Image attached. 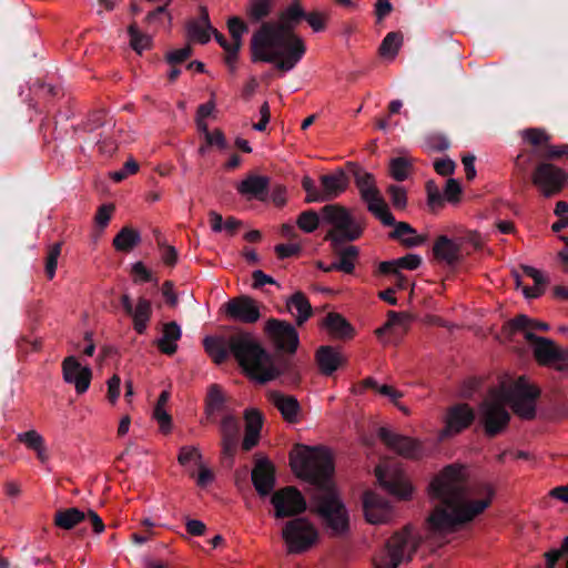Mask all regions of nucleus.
<instances>
[{
  "instance_id": "f8f14e48",
  "label": "nucleus",
  "mask_w": 568,
  "mask_h": 568,
  "mask_svg": "<svg viewBox=\"0 0 568 568\" xmlns=\"http://www.w3.org/2000/svg\"><path fill=\"white\" fill-rule=\"evenodd\" d=\"M271 503L274 506L276 518H286L297 516L306 510V500L302 493L287 486L278 489L272 495Z\"/></svg>"
},
{
  "instance_id": "4d7b16f0",
  "label": "nucleus",
  "mask_w": 568,
  "mask_h": 568,
  "mask_svg": "<svg viewBox=\"0 0 568 568\" xmlns=\"http://www.w3.org/2000/svg\"><path fill=\"white\" fill-rule=\"evenodd\" d=\"M462 186L455 179H448L444 190L445 199L450 203H457L460 200Z\"/></svg>"
},
{
  "instance_id": "864d4df0",
  "label": "nucleus",
  "mask_w": 568,
  "mask_h": 568,
  "mask_svg": "<svg viewBox=\"0 0 568 568\" xmlns=\"http://www.w3.org/2000/svg\"><path fill=\"white\" fill-rule=\"evenodd\" d=\"M426 144L434 151H445L449 148V140L439 132H433L426 135Z\"/></svg>"
},
{
  "instance_id": "ea45409f",
  "label": "nucleus",
  "mask_w": 568,
  "mask_h": 568,
  "mask_svg": "<svg viewBox=\"0 0 568 568\" xmlns=\"http://www.w3.org/2000/svg\"><path fill=\"white\" fill-rule=\"evenodd\" d=\"M324 223L322 216V210L317 213L314 210H306L300 213L296 220V224L300 230L305 233H313L320 225V223Z\"/></svg>"
},
{
  "instance_id": "4be33fe9",
  "label": "nucleus",
  "mask_w": 568,
  "mask_h": 568,
  "mask_svg": "<svg viewBox=\"0 0 568 568\" xmlns=\"http://www.w3.org/2000/svg\"><path fill=\"white\" fill-rule=\"evenodd\" d=\"M252 481L260 496L270 495L275 485V468L268 459L256 460L252 470Z\"/></svg>"
},
{
  "instance_id": "c03bdc74",
  "label": "nucleus",
  "mask_w": 568,
  "mask_h": 568,
  "mask_svg": "<svg viewBox=\"0 0 568 568\" xmlns=\"http://www.w3.org/2000/svg\"><path fill=\"white\" fill-rule=\"evenodd\" d=\"M271 12V0H250L247 16L253 21H261Z\"/></svg>"
},
{
  "instance_id": "5fc2aeb1",
  "label": "nucleus",
  "mask_w": 568,
  "mask_h": 568,
  "mask_svg": "<svg viewBox=\"0 0 568 568\" xmlns=\"http://www.w3.org/2000/svg\"><path fill=\"white\" fill-rule=\"evenodd\" d=\"M535 282V287L530 286H523V293L526 298H536L539 297L544 293V286L546 285L547 281L541 274V272H537V275L532 277Z\"/></svg>"
},
{
  "instance_id": "37998d69",
  "label": "nucleus",
  "mask_w": 568,
  "mask_h": 568,
  "mask_svg": "<svg viewBox=\"0 0 568 568\" xmlns=\"http://www.w3.org/2000/svg\"><path fill=\"white\" fill-rule=\"evenodd\" d=\"M410 168L412 163L408 159L397 156L389 162V174L394 180L402 182L408 178Z\"/></svg>"
},
{
  "instance_id": "f3484780",
  "label": "nucleus",
  "mask_w": 568,
  "mask_h": 568,
  "mask_svg": "<svg viewBox=\"0 0 568 568\" xmlns=\"http://www.w3.org/2000/svg\"><path fill=\"white\" fill-rule=\"evenodd\" d=\"M379 439L396 454L410 459H418L423 455V447L417 440L395 434L386 427L378 429Z\"/></svg>"
},
{
  "instance_id": "9d476101",
  "label": "nucleus",
  "mask_w": 568,
  "mask_h": 568,
  "mask_svg": "<svg viewBox=\"0 0 568 568\" xmlns=\"http://www.w3.org/2000/svg\"><path fill=\"white\" fill-rule=\"evenodd\" d=\"M531 181L542 196L552 197L568 183V173L551 163L541 162L536 166Z\"/></svg>"
},
{
  "instance_id": "79ce46f5",
  "label": "nucleus",
  "mask_w": 568,
  "mask_h": 568,
  "mask_svg": "<svg viewBox=\"0 0 568 568\" xmlns=\"http://www.w3.org/2000/svg\"><path fill=\"white\" fill-rule=\"evenodd\" d=\"M403 42V34L400 32H389L386 34V37L383 39L381 45H379V54L383 57H392L394 58L399 47Z\"/></svg>"
},
{
  "instance_id": "2eb2a0df",
  "label": "nucleus",
  "mask_w": 568,
  "mask_h": 568,
  "mask_svg": "<svg viewBox=\"0 0 568 568\" xmlns=\"http://www.w3.org/2000/svg\"><path fill=\"white\" fill-rule=\"evenodd\" d=\"M213 119V94L203 104L197 106L194 123L196 136L200 141L197 148L199 158H204L213 148V132L210 130V122Z\"/></svg>"
},
{
  "instance_id": "a19ab883",
  "label": "nucleus",
  "mask_w": 568,
  "mask_h": 568,
  "mask_svg": "<svg viewBox=\"0 0 568 568\" xmlns=\"http://www.w3.org/2000/svg\"><path fill=\"white\" fill-rule=\"evenodd\" d=\"M243 226V221L234 216L223 219L221 214L215 213V232H224L227 237H233L239 234Z\"/></svg>"
},
{
  "instance_id": "052dcab7",
  "label": "nucleus",
  "mask_w": 568,
  "mask_h": 568,
  "mask_svg": "<svg viewBox=\"0 0 568 568\" xmlns=\"http://www.w3.org/2000/svg\"><path fill=\"white\" fill-rule=\"evenodd\" d=\"M398 270L399 268H406V270H416L422 264V257L417 254H407L403 257H399L396 260Z\"/></svg>"
},
{
  "instance_id": "473e14b6",
  "label": "nucleus",
  "mask_w": 568,
  "mask_h": 568,
  "mask_svg": "<svg viewBox=\"0 0 568 568\" xmlns=\"http://www.w3.org/2000/svg\"><path fill=\"white\" fill-rule=\"evenodd\" d=\"M505 328L509 331V334L521 333L527 341L529 333H535V331L546 332L549 329V325L545 322L532 320L525 314H520L510 320Z\"/></svg>"
},
{
  "instance_id": "c9c22d12",
  "label": "nucleus",
  "mask_w": 568,
  "mask_h": 568,
  "mask_svg": "<svg viewBox=\"0 0 568 568\" xmlns=\"http://www.w3.org/2000/svg\"><path fill=\"white\" fill-rule=\"evenodd\" d=\"M376 476L379 485L389 494L402 499H407L412 495L410 485L397 477L387 478L381 468L376 469Z\"/></svg>"
},
{
  "instance_id": "c85d7f7f",
  "label": "nucleus",
  "mask_w": 568,
  "mask_h": 568,
  "mask_svg": "<svg viewBox=\"0 0 568 568\" xmlns=\"http://www.w3.org/2000/svg\"><path fill=\"white\" fill-rule=\"evenodd\" d=\"M215 153L217 154L221 169L226 172L237 169L242 163L241 155L233 151L222 131L217 129H215Z\"/></svg>"
},
{
  "instance_id": "c756f323",
  "label": "nucleus",
  "mask_w": 568,
  "mask_h": 568,
  "mask_svg": "<svg viewBox=\"0 0 568 568\" xmlns=\"http://www.w3.org/2000/svg\"><path fill=\"white\" fill-rule=\"evenodd\" d=\"M323 326L336 339L347 341L355 335L353 325L342 314L336 312H331L324 317Z\"/></svg>"
},
{
  "instance_id": "2f4dec72",
  "label": "nucleus",
  "mask_w": 568,
  "mask_h": 568,
  "mask_svg": "<svg viewBox=\"0 0 568 568\" xmlns=\"http://www.w3.org/2000/svg\"><path fill=\"white\" fill-rule=\"evenodd\" d=\"M316 362L321 373L331 376L342 365L343 358L338 351L326 345L316 351Z\"/></svg>"
},
{
  "instance_id": "4c0bfd02",
  "label": "nucleus",
  "mask_w": 568,
  "mask_h": 568,
  "mask_svg": "<svg viewBox=\"0 0 568 568\" xmlns=\"http://www.w3.org/2000/svg\"><path fill=\"white\" fill-rule=\"evenodd\" d=\"M87 518V514L77 507L59 509L54 514L53 523L57 527L71 530Z\"/></svg>"
},
{
  "instance_id": "09e8293b",
  "label": "nucleus",
  "mask_w": 568,
  "mask_h": 568,
  "mask_svg": "<svg viewBox=\"0 0 568 568\" xmlns=\"http://www.w3.org/2000/svg\"><path fill=\"white\" fill-rule=\"evenodd\" d=\"M244 418H245V430H248V432L253 430L255 433H261L264 418H263V414L258 409L251 408V409L245 410Z\"/></svg>"
},
{
  "instance_id": "0eeeda50",
  "label": "nucleus",
  "mask_w": 568,
  "mask_h": 568,
  "mask_svg": "<svg viewBox=\"0 0 568 568\" xmlns=\"http://www.w3.org/2000/svg\"><path fill=\"white\" fill-rule=\"evenodd\" d=\"M347 168L354 176L362 200L367 204V210L383 224L393 223V214L375 184L374 175L353 162H348Z\"/></svg>"
},
{
  "instance_id": "338daca9",
  "label": "nucleus",
  "mask_w": 568,
  "mask_h": 568,
  "mask_svg": "<svg viewBox=\"0 0 568 568\" xmlns=\"http://www.w3.org/2000/svg\"><path fill=\"white\" fill-rule=\"evenodd\" d=\"M393 11V4L388 0H378L375 3L376 21L382 22Z\"/></svg>"
},
{
  "instance_id": "dca6fc26",
  "label": "nucleus",
  "mask_w": 568,
  "mask_h": 568,
  "mask_svg": "<svg viewBox=\"0 0 568 568\" xmlns=\"http://www.w3.org/2000/svg\"><path fill=\"white\" fill-rule=\"evenodd\" d=\"M240 422L233 416H225L221 423L222 452L221 463L225 467H232L234 456L240 443Z\"/></svg>"
},
{
  "instance_id": "49530a36",
  "label": "nucleus",
  "mask_w": 568,
  "mask_h": 568,
  "mask_svg": "<svg viewBox=\"0 0 568 568\" xmlns=\"http://www.w3.org/2000/svg\"><path fill=\"white\" fill-rule=\"evenodd\" d=\"M62 243L58 242L51 245L48 250L45 257V274L49 280H52L55 275L58 258L61 254Z\"/></svg>"
},
{
  "instance_id": "3c124183",
  "label": "nucleus",
  "mask_w": 568,
  "mask_h": 568,
  "mask_svg": "<svg viewBox=\"0 0 568 568\" xmlns=\"http://www.w3.org/2000/svg\"><path fill=\"white\" fill-rule=\"evenodd\" d=\"M193 53V50L190 44H186L185 47L181 49H175L168 51L165 53V61L168 64H181L185 62Z\"/></svg>"
},
{
  "instance_id": "7c9ffc66",
  "label": "nucleus",
  "mask_w": 568,
  "mask_h": 568,
  "mask_svg": "<svg viewBox=\"0 0 568 568\" xmlns=\"http://www.w3.org/2000/svg\"><path fill=\"white\" fill-rule=\"evenodd\" d=\"M433 254L437 261L453 266L460 260V245L446 235H439L434 243Z\"/></svg>"
},
{
  "instance_id": "69168bd1",
  "label": "nucleus",
  "mask_w": 568,
  "mask_h": 568,
  "mask_svg": "<svg viewBox=\"0 0 568 568\" xmlns=\"http://www.w3.org/2000/svg\"><path fill=\"white\" fill-rule=\"evenodd\" d=\"M435 171L443 176H448L454 173L455 162L450 159H439L434 163Z\"/></svg>"
},
{
  "instance_id": "13d9d810",
  "label": "nucleus",
  "mask_w": 568,
  "mask_h": 568,
  "mask_svg": "<svg viewBox=\"0 0 568 568\" xmlns=\"http://www.w3.org/2000/svg\"><path fill=\"white\" fill-rule=\"evenodd\" d=\"M149 24H162L164 20L171 23V16L166 11V6H160L156 9L150 11L145 18Z\"/></svg>"
},
{
  "instance_id": "ddd939ff",
  "label": "nucleus",
  "mask_w": 568,
  "mask_h": 568,
  "mask_svg": "<svg viewBox=\"0 0 568 568\" xmlns=\"http://www.w3.org/2000/svg\"><path fill=\"white\" fill-rule=\"evenodd\" d=\"M229 32L232 37V41L229 42L226 38L215 29V42H217L224 50V61L229 70L233 72L236 68L237 52L241 48L242 34L247 31V26L239 17H232L227 21Z\"/></svg>"
},
{
  "instance_id": "6e6d98bb",
  "label": "nucleus",
  "mask_w": 568,
  "mask_h": 568,
  "mask_svg": "<svg viewBox=\"0 0 568 568\" xmlns=\"http://www.w3.org/2000/svg\"><path fill=\"white\" fill-rule=\"evenodd\" d=\"M129 315L132 316V318L150 320L152 315L151 302L144 297H140L136 306L133 307V313Z\"/></svg>"
},
{
  "instance_id": "603ef678",
  "label": "nucleus",
  "mask_w": 568,
  "mask_h": 568,
  "mask_svg": "<svg viewBox=\"0 0 568 568\" xmlns=\"http://www.w3.org/2000/svg\"><path fill=\"white\" fill-rule=\"evenodd\" d=\"M427 201L432 210L442 207L444 205V196L434 181L426 183Z\"/></svg>"
},
{
  "instance_id": "f704fd0d",
  "label": "nucleus",
  "mask_w": 568,
  "mask_h": 568,
  "mask_svg": "<svg viewBox=\"0 0 568 568\" xmlns=\"http://www.w3.org/2000/svg\"><path fill=\"white\" fill-rule=\"evenodd\" d=\"M181 327L176 322L164 324L162 337L156 342L158 348L165 355H173L178 349L176 341L181 338Z\"/></svg>"
},
{
  "instance_id": "4468645a",
  "label": "nucleus",
  "mask_w": 568,
  "mask_h": 568,
  "mask_svg": "<svg viewBox=\"0 0 568 568\" xmlns=\"http://www.w3.org/2000/svg\"><path fill=\"white\" fill-rule=\"evenodd\" d=\"M265 332L277 349L290 354L296 352L300 339L297 331L291 323L271 318L265 324Z\"/></svg>"
},
{
  "instance_id": "6ab92c4d",
  "label": "nucleus",
  "mask_w": 568,
  "mask_h": 568,
  "mask_svg": "<svg viewBox=\"0 0 568 568\" xmlns=\"http://www.w3.org/2000/svg\"><path fill=\"white\" fill-rule=\"evenodd\" d=\"M363 510L366 520L371 524L385 523L392 515L389 503L371 490L363 495Z\"/></svg>"
},
{
  "instance_id": "774afa93",
  "label": "nucleus",
  "mask_w": 568,
  "mask_h": 568,
  "mask_svg": "<svg viewBox=\"0 0 568 568\" xmlns=\"http://www.w3.org/2000/svg\"><path fill=\"white\" fill-rule=\"evenodd\" d=\"M559 354L558 358H555L550 366L558 372L568 373V348H561Z\"/></svg>"
},
{
  "instance_id": "7ed1b4c3",
  "label": "nucleus",
  "mask_w": 568,
  "mask_h": 568,
  "mask_svg": "<svg viewBox=\"0 0 568 568\" xmlns=\"http://www.w3.org/2000/svg\"><path fill=\"white\" fill-rule=\"evenodd\" d=\"M306 12L296 0L280 14L277 23L264 22L251 39L253 61L275 63L282 72H288L306 52L303 40L294 33Z\"/></svg>"
},
{
  "instance_id": "f03ea898",
  "label": "nucleus",
  "mask_w": 568,
  "mask_h": 568,
  "mask_svg": "<svg viewBox=\"0 0 568 568\" xmlns=\"http://www.w3.org/2000/svg\"><path fill=\"white\" fill-rule=\"evenodd\" d=\"M290 460L297 475L317 489L312 501L316 513L333 535L346 534L349 529L348 514L331 484L334 463L329 452L324 448L296 445L290 454Z\"/></svg>"
},
{
  "instance_id": "39448f33",
  "label": "nucleus",
  "mask_w": 568,
  "mask_h": 568,
  "mask_svg": "<svg viewBox=\"0 0 568 568\" xmlns=\"http://www.w3.org/2000/svg\"><path fill=\"white\" fill-rule=\"evenodd\" d=\"M229 348L250 379L266 384L283 376L287 383L300 382V371L293 362L287 358L275 361L251 334L241 333L231 336Z\"/></svg>"
},
{
  "instance_id": "a211bd4d",
  "label": "nucleus",
  "mask_w": 568,
  "mask_h": 568,
  "mask_svg": "<svg viewBox=\"0 0 568 568\" xmlns=\"http://www.w3.org/2000/svg\"><path fill=\"white\" fill-rule=\"evenodd\" d=\"M63 379L73 384L78 394H83L88 390L92 371L90 367H82L74 356H68L62 362Z\"/></svg>"
},
{
  "instance_id": "0e129e2a",
  "label": "nucleus",
  "mask_w": 568,
  "mask_h": 568,
  "mask_svg": "<svg viewBox=\"0 0 568 568\" xmlns=\"http://www.w3.org/2000/svg\"><path fill=\"white\" fill-rule=\"evenodd\" d=\"M301 252L298 244H277L275 246V253L278 258H287L297 255Z\"/></svg>"
},
{
  "instance_id": "a878e982",
  "label": "nucleus",
  "mask_w": 568,
  "mask_h": 568,
  "mask_svg": "<svg viewBox=\"0 0 568 568\" xmlns=\"http://www.w3.org/2000/svg\"><path fill=\"white\" fill-rule=\"evenodd\" d=\"M267 399L280 410L287 423L295 424L298 422L301 405L294 396L283 394L280 390H271L267 393Z\"/></svg>"
},
{
  "instance_id": "423d86ee",
  "label": "nucleus",
  "mask_w": 568,
  "mask_h": 568,
  "mask_svg": "<svg viewBox=\"0 0 568 568\" xmlns=\"http://www.w3.org/2000/svg\"><path fill=\"white\" fill-rule=\"evenodd\" d=\"M322 216L323 221L332 226L324 239L329 241L333 251L338 253V260L333 262V268L352 274L355 270L354 261L357 258L359 251L354 245L345 248H342V245L359 239L364 227L345 206L337 203L324 205Z\"/></svg>"
},
{
  "instance_id": "b1692460",
  "label": "nucleus",
  "mask_w": 568,
  "mask_h": 568,
  "mask_svg": "<svg viewBox=\"0 0 568 568\" xmlns=\"http://www.w3.org/2000/svg\"><path fill=\"white\" fill-rule=\"evenodd\" d=\"M321 195L325 202L338 197L346 191L349 184V178L344 170L337 169L333 173L323 174L320 178Z\"/></svg>"
},
{
  "instance_id": "aec40b11",
  "label": "nucleus",
  "mask_w": 568,
  "mask_h": 568,
  "mask_svg": "<svg viewBox=\"0 0 568 568\" xmlns=\"http://www.w3.org/2000/svg\"><path fill=\"white\" fill-rule=\"evenodd\" d=\"M224 306L229 316L243 323H255L261 317L256 301L250 296L231 300Z\"/></svg>"
},
{
  "instance_id": "9b49d317",
  "label": "nucleus",
  "mask_w": 568,
  "mask_h": 568,
  "mask_svg": "<svg viewBox=\"0 0 568 568\" xmlns=\"http://www.w3.org/2000/svg\"><path fill=\"white\" fill-rule=\"evenodd\" d=\"M523 139L532 146L531 150H523L515 159L516 170L525 178L532 159H539V152L549 144L551 136L545 129L529 128L523 131Z\"/></svg>"
},
{
  "instance_id": "6e6552de",
  "label": "nucleus",
  "mask_w": 568,
  "mask_h": 568,
  "mask_svg": "<svg viewBox=\"0 0 568 568\" xmlns=\"http://www.w3.org/2000/svg\"><path fill=\"white\" fill-rule=\"evenodd\" d=\"M418 542L412 529L405 527L402 531L395 532L386 542L381 557L375 561L376 568H397L404 560H410L416 552Z\"/></svg>"
},
{
  "instance_id": "412c9836",
  "label": "nucleus",
  "mask_w": 568,
  "mask_h": 568,
  "mask_svg": "<svg viewBox=\"0 0 568 568\" xmlns=\"http://www.w3.org/2000/svg\"><path fill=\"white\" fill-rule=\"evenodd\" d=\"M211 29L210 13L206 7H200L197 16L185 23L186 38L190 42L207 43L211 39L209 32Z\"/></svg>"
},
{
  "instance_id": "e2e57ef3",
  "label": "nucleus",
  "mask_w": 568,
  "mask_h": 568,
  "mask_svg": "<svg viewBox=\"0 0 568 568\" xmlns=\"http://www.w3.org/2000/svg\"><path fill=\"white\" fill-rule=\"evenodd\" d=\"M304 20L311 26V28L315 32L323 31L325 29V18L324 14L320 11H313L311 13H306Z\"/></svg>"
},
{
  "instance_id": "72a5a7b5",
  "label": "nucleus",
  "mask_w": 568,
  "mask_h": 568,
  "mask_svg": "<svg viewBox=\"0 0 568 568\" xmlns=\"http://www.w3.org/2000/svg\"><path fill=\"white\" fill-rule=\"evenodd\" d=\"M287 310L291 314L296 311V324L303 325L313 314L312 305L306 295L298 291L295 292L286 302Z\"/></svg>"
},
{
  "instance_id": "de8ad7c7",
  "label": "nucleus",
  "mask_w": 568,
  "mask_h": 568,
  "mask_svg": "<svg viewBox=\"0 0 568 568\" xmlns=\"http://www.w3.org/2000/svg\"><path fill=\"white\" fill-rule=\"evenodd\" d=\"M302 187L306 192L305 202L306 203H320L325 202V197L321 195V189L315 185V182L308 175H305L302 179Z\"/></svg>"
},
{
  "instance_id": "1a4fd4ad",
  "label": "nucleus",
  "mask_w": 568,
  "mask_h": 568,
  "mask_svg": "<svg viewBox=\"0 0 568 568\" xmlns=\"http://www.w3.org/2000/svg\"><path fill=\"white\" fill-rule=\"evenodd\" d=\"M282 537L290 554H302L316 544L318 531L310 520L298 517L285 524Z\"/></svg>"
},
{
  "instance_id": "a18cd8bd",
  "label": "nucleus",
  "mask_w": 568,
  "mask_h": 568,
  "mask_svg": "<svg viewBox=\"0 0 568 568\" xmlns=\"http://www.w3.org/2000/svg\"><path fill=\"white\" fill-rule=\"evenodd\" d=\"M130 34V43L134 51L141 53L143 50L148 49L151 44V38L144 33H142L135 23L131 24L128 29Z\"/></svg>"
},
{
  "instance_id": "e433bc0d",
  "label": "nucleus",
  "mask_w": 568,
  "mask_h": 568,
  "mask_svg": "<svg viewBox=\"0 0 568 568\" xmlns=\"http://www.w3.org/2000/svg\"><path fill=\"white\" fill-rule=\"evenodd\" d=\"M17 440L24 444L29 449L37 454V458L41 463L49 459V454L44 445V438L34 429L20 433L17 435Z\"/></svg>"
},
{
  "instance_id": "58836bf2",
  "label": "nucleus",
  "mask_w": 568,
  "mask_h": 568,
  "mask_svg": "<svg viewBox=\"0 0 568 568\" xmlns=\"http://www.w3.org/2000/svg\"><path fill=\"white\" fill-rule=\"evenodd\" d=\"M140 242V233L130 226H124L114 236L112 244L116 251L131 252Z\"/></svg>"
},
{
  "instance_id": "f257e3e1",
  "label": "nucleus",
  "mask_w": 568,
  "mask_h": 568,
  "mask_svg": "<svg viewBox=\"0 0 568 568\" xmlns=\"http://www.w3.org/2000/svg\"><path fill=\"white\" fill-rule=\"evenodd\" d=\"M433 498L438 500L427 518L433 535L444 536L457 531L473 521L491 504L495 491L487 484L470 490L462 467L446 466L429 484Z\"/></svg>"
},
{
  "instance_id": "cd10ccee",
  "label": "nucleus",
  "mask_w": 568,
  "mask_h": 568,
  "mask_svg": "<svg viewBox=\"0 0 568 568\" xmlns=\"http://www.w3.org/2000/svg\"><path fill=\"white\" fill-rule=\"evenodd\" d=\"M236 189L240 194L248 199L265 201L270 191V179L263 175L248 174Z\"/></svg>"
},
{
  "instance_id": "5701e85b",
  "label": "nucleus",
  "mask_w": 568,
  "mask_h": 568,
  "mask_svg": "<svg viewBox=\"0 0 568 568\" xmlns=\"http://www.w3.org/2000/svg\"><path fill=\"white\" fill-rule=\"evenodd\" d=\"M475 419V412L468 404H457L448 409L445 433L458 434L469 427Z\"/></svg>"
},
{
  "instance_id": "bb28decb",
  "label": "nucleus",
  "mask_w": 568,
  "mask_h": 568,
  "mask_svg": "<svg viewBox=\"0 0 568 568\" xmlns=\"http://www.w3.org/2000/svg\"><path fill=\"white\" fill-rule=\"evenodd\" d=\"M384 225L394 227V230L388 233V237L393 241L399 242L406 248L417 247L425 242V237L418 235L416 230L409 223L397 222L394 216L393 223Z\"/></svg>"
},
{
  "instance_id": "393cba45",
  "label": "nucleus",
  "mask_w": 568,
  "mask_h": 568,
  "mask_svg": "<svg viewBox=\"0 0 568 568\" xmlns=\"http://www.w3.org/2000/svg\"><path fill=\"white\" fill-rule=\"evenodd\" d=\"M527 342L534 348V356L536 361L544 366H550L555 358H558L559 348L554 341L537 336L535 333H529L527 335Z\"/></svg>"
},
{
  "instance_id": "680f3d73",
  "label": "nucleus",
  "mask_w": 568,
  "mask_h": 568,
  "mask_svg": "<svg viewBox=\"0 0 568 568\" xmlns=\"http://www.w3.org/2000/svg\"><path fill=\"white\" fill-rule=\"evenodd\" d=\"M113 210L114 206L111 204H103L98 209L95 222L101 229H104L109 224Z\"/></svg>"
},
{
  "instance_id": "20e7f679",
  "label": "nucleus",
  "mask_w": 568,
  "mask_h": 568,
  "mask_svg": "<svg viewBox=\"0 0 568 568\" xmlns=\"http://www.w3.org/2000/svg\"><path fill=\"white\" fill-rule=\"evenodd\" d=\"M540 396V388L520 376L511 386H501L499 390L493 389L489 398L479 405V422L488 437L500 434L509 424L510 414L505 405L524 419L536 416V400Z\"/></svg>"
},
{
  "instance_id": "bf43d9fd",
  "label": "nucleus",
  "mask_w": 568,
  "mask_h": 568,
  "mask_svg": "<svg viewBox=\"0 0 568 568\" xmlns=\"http://www.w3.org/2000/svg\"><path fill=\"white\" fill-rule=\"evenodd\" d=\"M153 417L156 419L163 434H168L172 428V417L165 408H154Z\"/></svg>"
},
{
  "instance_id": "8fccbe9b",
  "label": "nucleus",
  "mask_w": 568,
  "mask_h": 568,
  "mask_svg": "<svg viewBox=\"0 0 568 568\" xmlns=\"http://www.w3.org/2000/svg\"><path fill=\"white\" fill-rule=\"evenodd\" d=\"M387 193L389 194L390 202L395 209L403 210L407 205V195L404 187L390 184L387 187Z\"/></svg>"
}]
</instances>
